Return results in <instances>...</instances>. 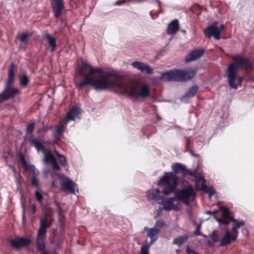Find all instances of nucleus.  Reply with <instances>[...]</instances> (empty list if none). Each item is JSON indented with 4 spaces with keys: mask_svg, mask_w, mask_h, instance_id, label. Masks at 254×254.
<instances>
[{
    "mask_svg": "<svg viewBox=\"0 0 254 254\" xmlns=\"http://www.w3.org/2000/svg\"><path fill=\"white\" fill-rule=\"evenodd\" d=\"M79 71L84 77V80L77 84L80 88L91 85L98 91L112 89L120 93H126L134 99H145L150 95L149 84L132 81L125 83L118 74L111 72L103 73L102 68L93 67L86 63L82 64Z\"/></svg>",
    "mask_w": 254,
    "mask_h": 254,
    "instance_id": "nucleus-1",
    "label": "nucleus"
},
{
    "mask_svg": "<svg viewBox=\"0 0 254 254\" xmlns=\"http://www.w3.org/2000/svg\"><path fill=\"white\" fill-rule=\"evenodd\" d=\"M235 63L229 65L228 68V81L231 88L237 89L239 85H241L243 78L239 77L237 79L238 67H241L245 70H252V64L246 58H243L240 55H235L232 57Z\"/></svg>",
    "mask_w": 254,
    "mask_h": 254,
    "instance_id": "nucleus-2",
    "label": "nucleus"
},
{
    "mask_svg": "<svg viewBox=\"0 0 254 254\" xmlns=\"http://www.w3.org/2000/svg\"><path fill=\"white\" fill-rule=\"evenodd\" d=\"M195 73L194 69L176 70L162 73L160 79L165 81H186L193 78Z\"/></svg>",
    "mask_w": 254,
    "mask_h": 254,
    "instance_id": "nucleus-3",
    "label": "nucleus"
},
{
    "mask_svg": "<svg viewBox=\"0 0 254 254\" xmlns=\"http://www.w3.org/2000/svg\"><path fill=\"white\" fill-rule=\"evenodd\" d=\"M52 224V222H48L45 218H41L40 221V227L38 231L36 240L37 250L42 252L41 254H50L49 252L45 250V239L46 238L47 228ZM54 254H58L55 253Z\"/></svg>",
    "mask_w": 254,
    "mask_h": 254,
    "instance_id": "nucleus-4",
    "label": "nucleus"
},
{
    "mask_svg": "<svg viewBox=\"0 0 254 254\" xmlns=\"http://www.w3.org/2000/svg\"><path fill=\"white\" fill-rule=\"evenodd\" d=\"M233 222L235 223V225L233 226L231 231L226 230L225 234L220 242V245L221 246L228 245L235 241L238 236V229L244 225V221H238L236 219H233Z\"/></svg>",
    "mask_w": 254,
    "mask_h": 254,
    "instance_id": "nucleus-5",
    "label": "nucleus"
},
{
    "mask_svg": "<svg viewBox=\"0 0 254 254\" xmlns=\"http://www.w3.org/2000/svg\"><path fill=\"white\" fill-rule=\"evenodd\" d=\"M176 198L183 201L186 204H189L195 198V193L194 189L191 186L179 190L176 192Z\"/></svg>",
    "mask_w": 254,
    "mask_h": 254,
    "instance_id": "nucleus-6",
    "label": "nucleus"
},
{
    "mask_svg": "<svg viewBox=\"0 0 254 254\" xmlns=\"http://www.w3.org/2000/svg\"><path fill=\"white\" fill-rule=\"evenodd\" d=\"M59 179L60 184L63 191L73 194L75 193V190L78 191L76 185L69 178L62 175Z\"/></svg>",
    "mask_w": 254,
    "mask_h": 254,
    "instance_id": "nucleus-7",
    "label": "nucleus"
},
{
    "mask_svg": "<svg viewBox=\"0 0 254 254\" xmlns=\"http://www.w3.org/2000/svg\"><path fill=\"white\" fill-rule=\"evenodd\" d=\"M217 22H215L212 25L204 29V33L207 37H214L217 40L220 38V33L225 29V26L222 24L220 28L217 27Z\"/></svg>",
    "mask_w": 254,
    "mask_h": 254,
    "instance_id": "nucleus-8",
    "label": "nucleus"
},
{
    "mask_svg": "<svg viewBox=\"0 0 254 254\" xmlns=\"http://www.w3.org/2000/svg\"><path fill=\"white\" fill-rule=\"evenodd\" d=\"M178 184V178L175 174L172 172H166L161 178L158 185L176 187Z\"/></svg>",
    "mask_w": 254,
    "mask_h": 254,
    "instance_id": "nucleus-9",
    "label": "nucleus"
},
{
    "mask_svg": "<svg viewBox=\"0 0 254 254\" xmlns=\"http://www.w3.org/2000/svg\"><path fill=\"white\" fill-rule=\"evenodd\" d=\"M19 93L20 91L18 88L13 87L11 85H5L3 92L0 94V103H2Z\"/></svg>",
    "mask_w": 254,
    "mask_h": 254,
    "instance_id": "nucleus-10",
    "label": "nucleus"
},
{
    "mask_svg": "<svg viewBox=\"0 0 254 254\" xmlns=\"http://www.w3.org/2000/svg\"><path fill=\"white\" fill-rule=\"evenodd\" d=\"M10 245L16 249L28 246L32 242L31 239L24 237H16L8 240Z\"/></svg>",
    "mask_w": 254,
    "mask_h": 254,
    "instance_id": "nucleus-11",
    "label": "nucleus"
},
{
    "mask_svg": "<svg viewBox=\"0 0 254 254\" xmlns=\"http://www.w3.org/2000/svg\"><path fill=\"white\" fill-rule=\"evenodd\" d=\"M131 65L141 72L147 74L153 73V69L146 63L135 61L131 63Z\"/></svg>",
    "mask_w": 254,
    "mask_h": 254,
    "instance_id": "nucleus-12",
    "label": "nucleus"
},
{
    "mask_svg": "<svg viewBox=\"0 0 254 254\" xmlns=\"http://www.w3.org/2000/svg\"><path fill=\"white\" fill-rule=\"evenodd\" d=\"M52 7L54 16L56 17H60L64 9L63 0H53Z\"/></svg>",
    "mask_w": 254,
    "mask_h": 254,
    "instance_id": "nucleus-13",
    "label": "nucleus"
},
{
    "mask_svg": "<svg viewBox=\"0 0 254 254\" xmlns=\"http://www.w3.org/2000/svg\"><path fill=\"white\" fill-rule=\"evenodd\" d=\"M146 196L150 201L152 202L161 199L162 197L160 195V191L158 189H152L147 191Z\"/></svg>",
    "mask_w": 254,
    "mask_h": 254,
    "instance_id": "nucleus-14",
    "label": "nucleus"
},
{
    "mask_svg": "<svg viewBox=\"0 0 254 254\" xmlns=\"http://www.w3.org/2000/svg\"><path fill=\"white\" fill-rule=\"evenodd\" d=\"M143 231L147 232V237L151 239V242L153 243L157 240L160 230L156 228H149L145 227Z\"/></svg>",
    "mask_w": 254,
    "mask_h": 254,
    "instance_id": "nucleus-15",
    "label": "nucleus"
},
{
    "mask_svg": "<svg viewBox=\"0 0 254 254\" xmlns=\"http://www.w3.org/2000/svg\"><path fill=\"white\" fill-rule=\"evenodd\" d=\"M204 51L202 49H196L190 52L186 58V62L194 61L201 57L204 54Z\"/></svg>",
    "mask_w": 254,
    "mask_h": 254,
    "instance_id": "nucleus-16",
    "label": "nucleus"
},
{
    "mask_svg": "<svg viewBox=\"0 0 254 254\" xmlns=\"http://www.w3.org/2000/svg\"><path fill=\"white\" fill-rule=\"evenodd\" d=\"M80 113V108L76 107H73L66 115L64 119L65 124H66L69 121L74 120L76 118H78Z\"/></svg>",
    "mask_w": 254,
    "mask_h": 254,
    "instance_id": "nucleus-17",
    "label": "nucleus"
},
{
    "mask_svg": "<svg viewBox=\"0 0 254 254\" xmlns=\"http://www.w3.org/2000/svg\"><path fill=\"white\" fill-rule=\"evenodd\" d=\"M179 21L177 19H175L169 24L167 33L170 35H174L179 31Z\"/></svg>",
    "mask_w": 254,
    "mask_h": 254,
    "instance_id": "nucleus-18",
    "label": "nucleus"
},
{
    "mask_svg": "<svg viewBox=\"0 0 254 254\" xmlns=\"http://www.w3.org/2000/svg\"><path fill=\"white\" fill-rule=\"evenodd\" d=\"M176 199V197L171 198L166 201L162 202L163 209L166 211H169L174 208L173 204L174 200Z\"/></svg>",
    "mask_w": 254,
    "mask_h": 254,
    "instance_id": "nucleus-19",
    "label": "nucleus"
},
{
    "mask_svg": "<svg viewBox=\"0 0 254 254\" xmlns=\"http://www.w3.org/2000/svg\"><path fill=\"white\" fill-rule=\"evenodd\" d=\"M43 154L44 155L43 162L45 164H47L49 162L52 163L56 160L53 153L48 149L44 151Z\"/></svg>",
    "mask_w": 254,
    "mask_h": 254,
    "instance_id": "nucleus-20",
    "label": "nucleus"
},
{
    "mask_svg": "<svg viewBox=\"0 0 254 254\" xmlns=\"http://www.w3.org/2000/svg\"><path fill=\"white\" fill-rule=\"evenodd\" d=\"M13 64L11 63L10 68L8 70V80L6 85H11L14 81V73L13 71Z\"/></svg>",
    "mask_w": 254,
    "mask_h": 254,
    "instance_id": "nucleus-21",
    "label": "nucleus"
},
{
    "mask_svg": "<svg viewBox=\"0 0 254 254\" xmlns=\"http://www.w3.org/2000/svg\"><path fill=\"white\" fill-rule=\"evenodd\" d=\"M189 237L187 235L180 236L173 240V244L180 246L181 245L185 243L188 239Z\"/></svg>",
    "mask_w": 254,
    "mask_h": 254,
    "instance_id": "nucleus-22",
    "label": "nucleus"
},
{
    "mask_svg": "<svg viewBox=\"0 0 254 254\" xmlns=\"http://www.w3.org/2000/svg\"><path fill=\"white\" fill-rule=\"evenodd\" d=\"M48 44L51 47V50L54 51L56 47V43L55 38L49 34L46 35Z\"/></svg>",
    "mask_w": 254,
    "mask_h": 254,
    "instance_id": "nucleus-23",
    "label": "nucleus"
},
{
    "mask_svg": "<svg viewBox=\"0 0 254 254\" xmlns=\"http://www.w3.org/2000/svg\"><path fill=\"white\" fill-rule=\"evenodd\" d=\"M30 142L35 147L38 151H42V152L44 153V151L47 150V149L44 148L42 144L37 139L31 140Z\"/></svg>",
    "mask_w": 254,
    "mask_h": 254,
    "instance_id": "nucleus-24",
    "label": "nucleus"
},
{
    "mask_svg": "<svg viewBox=\"0 0 254 254\" xmlns=\"http://www.w3.org/2000/svg\"><path fill=\"white\" fill-rule=\"evenodd\" d=\"M222 210V217L223 218L224 220H226L227 221H229V223L230 222V220H232L233 221V219L230 214V212L229 210L225 207H223L221 208Z\"/></svg>",
    "mask_w": 254,
    "mask_h": 254,
    "instance_id": "nucleus-25",
    "label": "nucleus"
},
{
    "mask_svg": "<svg viewBox=\"0 0 254 254\" xmlns=\"http://www.w3.org/2000/svg\"><path fill=\"white\" fill-rule=\"evenodd\" d=\"M198 87L197 86L194 85L190 87L189 90L188 92L186 93L185 96L183 99L185 98H190L193 96L197 91Z\"/></svg>",
    "mask_w": 254,
    "mask_h": 254,
    "instance_id": "nucleus-26",
    "label": "nucleus"
},
{
    "mask_svg": "<svg viewBox=\"0 0 254 254\" xmlns=\"http://www.w3.org/2000/svg\"><path fill=\"white\" fill-rule=\"evenodd\" d=\"M66 124H65L64 120L63 123L57 127L56 132L55 133V136L57 138H59L62 135V133L64 130Z\"/></svg>",
    "mask_w": 254,
    "mask_h": 254,
    "instance_id": "nucleus-27",
    "label": "nucleus"
},
{
    "mask_svg": "<svg viewBox=\"0 0 254 254\" xmlns=\"http://www.w3.org/2000/svg\"><path fill=\"white\" fill-rule=\"evenodd\" d=\"M55 153L59 157V162L61 165L66 166L67 165L66 158L64 156L60 154L57 150H55Z\"/></svg>",
    "mask_w": 254,
    "mask_h": 254,
    "instance_id": "nucleus-28",
    "label": "nucleus"
},
{
    "mask_svg": "<svg viewBox=\"0 0 254 254\" xmlns=\"http://www.w3.org/2000/svg\"><path fill=\"white\" fill-rule=\"evenodd\" d=\"M166 187L163 190V194L165 195H168L171 193L173 192L176 189V187L175 186H165Z\"/></svg>",
    "mask_w": 254,
    "mask_h": 254,
    "instance_id": "nucleus-29",
    "label": "nucleus"
},
{
    "mask_svg": "<svg viewBox=\"0 0 254 254\" xmlns=\"http://www.w3.org/2000/svg\"><path fill=\"white\" fill-rule=\"evenodd\" d=\"M205 185V180L203 177H199L196 179V186L198 189H201Z\"/></svg>",
    "mask_w": 254,
    "mask_h": 254,
    "instance_id": "nucleus-30",
    "label": "nucleus"
},
{
    "mask_svg": "<svg viewBox=\"0 0 254 254\" xmlns=\"http://www.w3.org/2000/svg\"><path fill=\"white\" fill-rule=\"evenodd\" d=\"M201 189L206 193H208L210 196L213 195L215 193L213 189L208 188L206 185H203V187H201Z\"/></svg>",
    "mask_w": 254,
    "mask_h": 254,
    "instance_id": "nucleus-31",
    "label": "nucleus"
},
{
    "mask_svg": "<svg viewBox=\"0 0 254 254\" xmlns=\"http://www.w3.org/2000/svg\"><path fill=\"white\" fill-rule=\"evenodd\" d=\"M29 82V79L26 75L24 74L20 78V84L25 87L27 85Z\"/></svg>",
    "mask_w": 254,
    "mask_h": 254,
    "instance_id": "nucleus-32",
    "label": "nucleus"
},
{
    "mask_svg": "<svg viewBox=\"0 0 254 254\" xmlns=\"http://www.w3.org/2000/svg\"><path fill=\"white\" fill-rule=\"evenodd\" d=\"M184 165L180 163H175L172 166V170L174 171V174H177L180 170L181 171Z\"/></svg>",
    "mask_w": 254,
    "mask_h": 254,
    "instance_id": "nucleus-33",
    "label": "nucleus"
},
{
    "mask_svg": "<svg viewBox=\"0 0 254 254\" xmlns=\"http://www.w3.org/2000/svg\"><path fill=\"white\" fill-rule=\"evenodd\" d=\"M21 161L23 167H25L26 169H28L29 168L31 170H33V171H34L35 170H36L34 166H30L29 167H28L26 161L23 157H22L21 158Z\"/></svg>",
    "mask_w": 254,
    "mask_h": 254,
    "instance_id": "nucleus-34",
    "label": "nucleus"
},
{
    "mask_svg": "<svg viewBox=\"0 0 254 254\" xmlns=\"http://www.w3.org/2000/svg\"><path fill=\"white\" fill-rule=\"evenodd\" d=\"M149 246L147 245H143L141 247L140 254H149Z\"/></svg>",
    "mask_w": 254,
    "mask_h": 254,
    "instance_id": "nucleus-35",
    "label": "nucleus"
},
{
    "mask_svg": "<svg viewBox=\"0 0 254 254\" xmlns=\"http://www.w3.org/2000/svg\"><path fill=\"white\" fill-rule=\"evenodd\" d=\"M34 127L35 124L34 123H31L27 127V132L30 134H32L33 131L34 129Z\"/></svg>",
    "mask_w": 254,
    "mask_h": 254,
    "instance_id": "nucleus-36",
    "label": "nucleus"
},
{
    "mask_svg": "<svg viewBox=\"0 0 254 254\" xmlns=\"http://www.w3.org/2000/svg\"><path fill=\"white\" fill-rule=\"evenodd\" d=\"M165 225L164 222L162 220H158L155 223V226L154 228H156L157 229H160L163 227Z\"/></svg>",
    "mask_w": 254,
    "mask_h": 254,
    "instance_id": "nucleus-37",
    "label": "nucleus"
},
{
    "mask_svg": "<svg viewBox=\"0 0 254 254\" xmlns=\"http://www.w3.org/2000/svg\"><path fill=\"white\" fill-rule=\"evenodd\" d=\"M35 195L37 200L39 202H42L43 200V196L41 192H40L39 191L37 190L35 191Z\"/></svg>",
    "mask_w": 254,
    "mask_h": 254,
    "instance_id": "nucleus-38",
    "label": "nucleus"
},
{
    "mask_svg": "<svg viewBox=\"0 0 254 254\" xmlns=\"http://www.w3.org/2000/svg\"><path fill=\"white\" fill-rule=\"evenodd\" d=\"M181 171H182V174L184 176L188 175H192V172H191V171H190L189 170L187 169L186 168L185 166H184V165L183 166V167L182 168Z\"/></svg>",
    "mask_w": 254,
    "mask_h": 254,
    "instance_id": "nucleus-39",
    "label": "nucleus"
},
{
    "mask_svg": "<svg viewBox=\"0 0 254 254\" xmlns=\"http://www.w3.org/2000/svg\"><path fill=\"white\" fill-rule=\"evenodd\" d=\"M29 35L28 33H23L18 36L19 39L21 42H25L28 38Z\"/></svg>",
    "mask_w": 254,
    "mask_h": 254,
    "instance_id": "nucleus-40",
    "label": "nucleus"
},
{
    "mask_svg": "<svg viewBox=\"0 0 254 254\" xmlns=\"http://www.w3.org/2000/svg\"><path fill=\"white\" fill-rule=\"evenodd\" d=\"M214 218L219 223H222L223 224H227L229 223V221L224 220L222 217V218H218L217 217L216 215H215Z\"/></svg>",
    "mask_w": 254,
    "mask_h": 254,
    "instance_id": "nucleus-41",
    "label": "nucleus"
},
{
    "mask_svg": "<svg viewBox=\"0 0 254 254\" xmlns=\"http://www.w3.org/2000/svg\"><path fill=\"white\" fill-rule=\"evenodd\" d=\"M53 165V168L54 170H60V167L59 165L57 160H55L53 162H52Z\"/></svg>",
    "mask_w": 254,
    "mask_h": 254,
    "instance_id": "nucleus-42",
    "label": "nucleus"
},
{
    "mask_svg": "<svg viewBox=\"0 0 254 254\" xmlns=\"http://www.w3.org/2000/svg\"><path fill=\"white\" fill-rule=\"evenodd\" d=\"M215 233H216V231L215 230H214L211 235V237L212 240L214 242H217L218 241V239L217 237L216 236Z\"/></svg>",
    "mask_w": 254,
    "mask_h": 254,
    "instance_id": "nucleus-43",
    "label": "nucleus"
},
{
    "mask_svg": "<svg viewBox=\"0 0 254 254\" xmlns=\"http://www.w3.org/2000/svg\"><path fill=\"white\" fill-rule=\"evenodd\" d=\"M31 184L33 186L36 187L38 184V181L37 179L34 177L32 180Z\"/></svg>",
    "mask_w": 254,
    "mask_h": 254,
    "instance_id": "nucleus-44",
    "label": "nucleus"
},
{
    "mask_svg": "<svg viewBox=\"0 0 254 254\" xmlns=\"http://www.w3.org/2000/svg\"><path fill=\"white\" fill-rule=\"evenodd\" d=\"M187 251H188V254H198V253L194 252V251L190 250L189 247L187 249Z\"/></svg>",
    "mask_w": 254,
    "mask_h": 254,
    "instance_id": "nucleus-45",
    "label": "nucleus"
},
{
    "mask_svg": "<svg viewBox=\"0 0 254 254\" xmlns=\"http://www.w3.org/2000/svg\"><path fill=\"white\" fill-rule=\"evenodd\" d=\"M31 211L33 214H34L36 210V206L34 204H32L31 205Z\"/></svg>",
    "mask_w": 254,
    "mask_h": 254,
    "instance_id": "nucleus-46",
    "label": "nucleus"
},
{
    "mask_svg": "<svg viewBox=\"0 0 254 254\" xmlns=\"http://www.w3.org/2000/svg\"><path fill=\"white\" fill-rule=\"evenodd\" d=\"M216 212V211H207L206 212V213H207V214H208L213 215L214 216H214H215V215Z\"/></svg>",
    "mask_w": 254,
    "mask_h": 254,
    "instance_id": "nucleus-47",
    "label": "nucleus"
},
{
    "mask_svg": "<svg viewBox=\"0 0 254 254\" xmlns=\"http://www.w3.org/2000/svg\"><path fill=\"white\" fill-rule=\"evenodd\" d=\"M115 4H116V5H119V4H120V2L117 1V2L115 3Z\"/></svg>",
    "mask_w": 254,
    "mask_h": 254,
    "instance_id": "nucleus-48",
    "label": "nucleus"
},
{
    "mask_svg": "<svg viewBox=\"0 0 254 254\" xmlns=\"http://www.w3.org/2000/svg\"><path fill=\"white\" fill-rule=\"evenodd\" d=\"M143 0H138L137 1H143Z\"/></svg>",
    "mask_w": 254,
    "mask_h": 254,
    "instance_id": "nucleus-49",
    "label": "nucleus"
}]
</instances>
